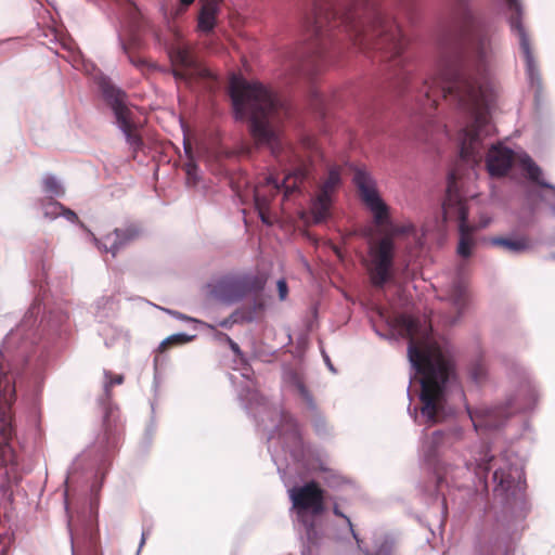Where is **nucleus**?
Listing matches in <instances>:
<instances>
[{"mask_svg": "<svg viewBox=\"0 0 555 555\" xmlns=\"http://www.w3.org/2000/svg\"><path fill=\"white\" fill-rule=\"evenodd\" d=\"M218 8L215 2L205 3L198 16V29L204 33H210L216 24Z\"/></svg>", "mask_w": 555, "mask_h": 555, "instance_id": "obj_19", "label": "nucleus"}, {"mask_svg": "<svg viewBox=\"0 0 555 555\" xmlns=\"http://www.w3.org/2000/svg\"><path fill=\"white\" fill-rule=\"evenodd\" d=\"M437 72L417 89L415 100L420 114L431 116L439 101L446 100L467 112L470 124L462 131L460 162L450 171L446 198L442 204L446 221L459 222L457 254L472 256L476 246L474 232L478 227L467 222V198L462 177V163L476 165L481 160L482 139L490 134V108L496 98L495 85L489 78L490 65L495 60V30H450L441 39Z\"/></svg>", "mask_w": 555, "mask_h": 555, "instance_id": "obj_1", "label": "nucleus"}, {"mask_svg": "<svg viewBox=\"0 0 555 555\" xmlns=\"http://www.w3.org/2000/svg\"><path fill=\"white\" fill-rule=\"evenodd\" d=\"M233 325V321L229 317L218 322V326L223 328H231Z\"/></svg>", "mask_w": 555, "mask_h": 555, "instance_id": "obj_37", "label": "nucleus"}, {"mask_svg": "<svg viewBox=\"0 0 555 555\" xmlns=\"http://www.w3.org/2000/svg\"><path fill=\"white\" fill-rule=\"evenodd\" d=\"M223 336H224V341L228 343V345L230 346L231 350L235 354H240L241 353L240 346L229 335H223Z\"/></svg>", "mask_w": 555, "mask_h": 555, "instance_id": "obj_32", "label": "nucleus"}, {"mask_svg": "<svg viewBox=\"0 0 555 555\" xmlns=\"http://www.w3.org/2000/svg\"><path fill=\"white\" fill-rule=\"evenodd\" d=\"M62 210H64V206L55 201H49L44 205V215L47 217H56L62 214Z\"/></svg>", "mask_w": 555, "mask_h": 555, "instance_id": "obj_27", "label": "nucleus"}, {"mask_svg": "<svg viewBox=\"0 0 555 555\" xmlns=\"http://www.w3.org/2000/svg\"><path fill=\"white\" fill-rule=\"evenodd\" d=\"M324 493L320 485L311 480L292 489L289 496L298 513L308 512L313 516H320L325 511Z\"/></svg>", "mask_w": 555, "mask_h": 555, "instance_id": "obj_11", "label": "nucleus"}, {"mask_svg": "<svg viewBox=\"0 0 555 555\" xmlns=\"http://www.w3.org/2000/svg\"><path fill=\"white\" fill-rule=\"evenodd\" d=\"M104 426H105V435L107 436V440H109V436H111V428H109V424H108V413L106 414L105 416V423H104Z\"/></svg>", "mask_w": 555, "mask_h": 555, "instance_id": "obj_39", "label": "nucleus"}, {"mask_svg": "<svg viewBox=\"0 0 555 555\" xmlns=\"http://www.w3.org/2000/svg\"><path fill=\"white\" fill-rule=\"evenodd\" d=\"M141 235V227L137 223H129L122 228H117L114 232L105 235L103 238V246L106 253H111L115 257L121 248L137 241Z\"/></svg>", "mask_w": 555, "mask_h": 555, "instance_id": "obj_13", "label": "nucleus"}, {"mask_svg": "<svg viewBox=\"0 0 555 555\" xmlns=\"http://www.w3.org/2000/svg\"><path fill=\"white\" fill-rule=\"evenodd\" d=\"M43 190L46 193H49L51 195L55 196H62L64 194V189L60 184V182L56 180L53 176H47L42 180Z\"/></svg>", "mask_w": 555, "mask_h": 555, "instance_id": "obj_26", "label": "nucleus"}, {"mask_svg": "<svg viewBox=\"0 0 555 555\" xmlns=\"http://www.w3.org/2000/svg\"><path fill=\"white\" fill-rule=\"evenodd\" d=\"M230 320L233 321V324L242 323V322H250L251 317L247 315L245 313H242L241 311L236 310L233 313L229 315Z\"/></svg>", "mask_w": 555, "mask_h": 555, "instance_id": "obj_30", "label": "nucleus"}, {"mask_svg": "<svg viewBox=\"0 0 555 555\" xmlns=\"http://www.w3.org/2000/svg\"><path fill=\"white\" fill-rule=\"evenodd\" d=\"M281 430L283 434H291L294 437L299 436L297 422L289 413H282Z\"/></svg>", "mask_w": 555, "mask_h": 555, "instance_id": "obj_24", "label": "nucleus"}, {"mask_svg": "<svg viewBox=\"0 0 555 555\" xmlns=\"http://www.w3.org/2000/svg\"><path fill=\"white\" fill-rule=\"evenodd\" d=\"M105 376L108 382L105 384V392L111 396V389L114 385H120L124 383V376L120 374H113L112 372H105Z\"/></svg>", "mask_w": 555, "mask_h": 555, "instance_id": "obj_28", "label": "nucleus"}, {"mask_svg": "<svg viewBox=\"0 0 555 555\" xmlns=\"http://www.w3.org/2000/svg\"><path fill=\"white\" fill-rule=\"evenodd\" d=\"M515 160V153L508 149L492 146L487 154V169L492 177H503L507 175Z\"/></svg>", "mask_w": 555, "mask_h": 555, "instance_id": "obj_14", "label": "nucleus"}, {"mask_svg": "<svg viewBox=\"0 0 555 555\" xmlns=\"http://www.w3.org/2000/svg\"><path fill=\"white\" fill-rule=\"evenodd\" d=\"M446 438H447V434L441 430H437V431L433 433L431 437L425 443V447H424L426 449V456L434 457L436 455L439 447L444 443Z\"/></svg>", "mask_w": 555, "mask_h": 555, "instance_id": "obj_23", "label": "nucleus"}, {"mask_svg": "<svg viewBox=\"0 0 555 555\" xmlns=\"http://www.w3.org/2000/svg\"><path fill=\"white\" fill-rule=\"evenodd\" d=\"M195 0H180V3L184 7L191 5Z\"/></svg>", "mask_w": 555, "mask_h": 555, "instance_id": "obj_40", "label": "nucleus"}, {"mask_svg": "<svg viewBox=\"0 0 555 555\" xmlns=\"http://www.w3.org/2000/svg\"><path fill=\"white\" fill-rule=\"evenodd\" d=\"M333 513H334V515H335V516H337V517H340V518L345 519V521L347 522V525H348V527H349V530H350V532H351L352 537H353L357 541H359V539H358V534L356 533V531H354V529H353V524L351 522L350 518H349L347 515H345V514L340 511V508H339V506H338L337 504H334V506H333Z\"/></svg>", "mask_w": 555, "mask_h": 555, "instance_id": "obj_29", "label": "nucleus"}, {"mask_svg": "<svg viewBox=\"0 0 555 555\" xmlns=\"http://www.w3.org/2000/svg\"><path fill=\"white\" fill-rule=\"evenodd\" d=\"M243 298L247 295H258L264 288L267 276L262 273L237 275Z\"/></svg>", "mask_w": 555, "mask_h": 555, "instance_id": "obj_16", "label": "nucleus"}, {"mask_svg": "<svg viewBox=\"0 0 555 555\" xmlns=\"http://www.w3.org/2000/svg\"><path fill=\"white\" fill-rule=\"evenodd\" d=\"M129 61L135 66V67H143L145 66L146 62L139 57V56H132L129 54Z\"/></svg>", "mask_w": 555, "mask_h": 555, "instance_id": "obj_35", "label": "nucleus"}, {"mask_svg": "<svg viewBox=\"0 0 555 555\" xmlns=\"http://www.w3.org/2000/svg\"><path fill=\"white\" fill-rule=\"evenodd\" d=\"M192 338H193L192 336H188L185 334L171 335V336L167 337L166 339H164L159 344L158 351L165 352L169 347H171L173 345H182V344L189 343L192 340Z\"/></svg>", "mask_w": 555, "mask_h": 555, "instance_id": "obj_25", "label": "nucleus"}, {"mask_svg": "<svg viewBox=\"0 0 555 555\" xmlns=\"http://www.w3.org/2000/svg\"><path fill=\"white\" fill-rule=\"evenodd\" d=\"M194 168H195V166H194L193 164H189V165L186 166V172H188V175H191L192 169H194Z\"/></svg>", "mask_w": 555, "mask_h": 555, "instance_id": "obj_41", "label": "nucleus"}, {"mask_svg": "<svg viewBox=\"0 0 555 555\" xmlns=\"http://www.w3.org/2000/svg\"><path fill=\"white\" fill-rule=\"evenodd\" d=\"M493 461V459H490L489 461L485 463H480L478 466L480 469H482L485 473H488L490 469V462Z\"/></svg>", "mask_w": 555, "mask_h": 555, "instance_id": "obj_38", "label": "nucleus"}, {"mask_svg": "<svg viewBox=\"0 0 555 555\" xmlns=\"http://www.w3.org/2000/svg\"><path fill=\"white\" fill-rule=\"evenodd\" d=\"M172 317L179 319V320H183V321H189V322H199L198 320L194 319V318H191V317H188L181 312H178V311H171L169 310L168 311Z\"/></svg>", "mask_w": 555, "mask_h": 555, "instance_id": "obj_33", "label": "nucleus"}, {"mask_svg": "<svg viewBox=\"0 0 555 555\" xmlns=\"http://www.w3.org/2000/svg\"><path fill=\"white\" fill-rule=\"evenodd\" d=\"M173 66L172 73L177 80L184 81L189 87L201 80L212 78L208 68L198 63L186 47H177L170 52Z\"/></svg>", "mask_w": 555, "mask_h": 555, "instance_id": "obj_10", "label": "nucleus"}, {"mask_svg": "<svg viewBox=\"0 0 555 555\" xmlns=\"http://www.w3.org/2000/svg\"><path fill=\"white\" fill-rule=\"evenodd\" d=\"M499 464L493 473V481L495 483L493 493L495 498H500L505 505H512L522 498L525 489V480H522V472L516 465H513L506 456L496 460Z\"/></svg>", "mask_w": 555, "mask_h": 555, "instance_id": "obj_8", "label": "nucleus"}, {"mask_svg": "<svg viewBox=\"0 0 555 555\" xmlns=\"http://www.w3.org/2000/svg\"><path fill=\"white\" fill-rule=\"evenodd\" d=\"M203 324L215 332V337L219 340H223L224 341V336L223 335H227L225 333H222V332H219V331H216V325H212V324H208V323H204Z\"/></svg>", "mask_w": 555, "mask_h": 555, "instance_id": "obj_34", "label": "nucleus"}, {"mask_svg": "<svg viewBox=\"0 0 555 555\" xmlns=\"http://www.w3.org/2000/svg\"><path fill=\"white\" fill-rule=\"evenodd\" d=\"M310 36V53L301 61V70H319L318 62L324 57L323 37L335 27L350 33L357 44L379 52L380 60L388 63L391 79L400 93L410 90L412 75L404 50L408 39L397 22L385 13L375 0H351L348 5H338L335 0H314L313 15L306 21Z\"/></svg>", "mask_w": 555, "mask_h": 555, "instance_id": "obj_3", "label": "nucleus"}, {"mask_svg": "<svg viewBox=\"0 0 555 555\" xmlns=\"http://www.w3.org/2000/svg\"><path fill=\"white\" fill-rule=\"evenodd\" d=\"M101 88L106 104L115 115L118 128L133 153H137L144 144L140 133L141 122L137 119L133 108L128 105L126 93L108 82H103Z\"/></svg>", "mask_w": 555, "mask_h": 555, "instance_id": "obj_6", "label": "nucleus"}, {"mask_svg": "<svg viewBox=\"0 0 555 555\" xmlns=\"http://www.w3.org/2000/svg\"><path fill=\"white\" fill-rule=\"evenodd\" d=\"M62 214L65 215V217L69 220V221H76L78 219V216L70 209H67L64 207V210H62Z\"/></svg>", "mask_w": 555, "mask_h": 555, "instance_id": "obj_36", "label": "nucleus"}, {"mask_svg": "<svg viewBox=\"0 0 555 555\" xmlns=\"http://www.w3.org/2000/svg\"><path fill=\"white\" fill-rule=\"evenodd\" d=\"M230 96L236 118H249L250 132L259 144L269 145L272 154L284 167L285 176L280 184L272 176L266 177L255 186V205L263 223L271 224L272 201L283 189L284 198L299 189L310 173L311 160H306L293 145L287 143L276 129V125L288 112L284 103L270 90L258 82H248L234 77L230 83ZM302 149L309 159L319 156L320 149L314 138L306 137Z\"/></svg>", "mask_w": 555, "mask_h": 555, "instance_id": "obj_2", "label": "nucleus"}, {"mask_svg": "<svg viewBox=\"0 0 555 555\" xmlns=\"http://www.w3.org/2000/svg\"><path fill=\"white\" fill-rule=\"evenodd\" d=\"M415 232L412 223L391 225L389 232L370 245L366 270L374 287L382 288L393 278L395 243L393 237Z\"/></svg>", "mask_w": 555, "mask_h": 555, "instance_id": "obj_5", "label": "nucleus"}, {"mask_svg": "<svg viewBox=\"0 0 555 555\" xmlns=\"http://www.w3.org/2000/svg\"><path fill=\"white\" fill-rule=\"evenodd\" d=\"M279 297L281 300H285L288 295V287L285 280H279L276 283Z\"/></svg>", "mask_w": 555, "mask_h": 555, "instance_id": "obj_31", "label": "nucleus"}, {"mask_svg": "<svg viewBox=\"0 0 555 555\" xmlns=\"http://www.w3.org/2000/svg\"><path fill=\"white\" fill-rule=\"evenodd\" d=\"M469 416L476 430L479 428H496L501 425L500 422L491 418L489 411H469Z\"/></svg>", "mask_w": 555, "mask_h": 555, "instance_id": "obj_22", "label": "nucleus"}, {"mask_svg": "<svg viewBox=\"0 0 555 555\" xmlns=\"http://www.w3.org/2000/svg\"><path fill=\"white\" fill-rule=\"evenodd\" d=\"M353 183L365 207L372 212L377 227L390 225L389 206L378 194L376 183L369 172L356 169Z\"/></svg>", "mask_w": 555, "mask_h": 555, "instance_id": "obj_9", "label": "nucleus"}, {"mask_svg": "<svg viewBox=\"0 0 555 555\" xmlns=\"http://www.w3.org/2000/svg\"><path fill=\"white\" fill-rule=\"evenodd\" d=\"M491 243L514 254H520L530 248V241L526 236L518 238L493 237Z\"/></svg>", "mask_w": 555, "mask_h": 555, "instance_id": "obj_18", "label": "nucleus"}, {"mask_svg": "<svg viewBox=\"0 0 555 555\" xmlns=\"http://www.w3.org/2000/svg\"><path fill=\"white\" fill-rule=\"evenodd\" d=\"M300 391H301V393H302L304 396H306V395H307V390H306V388H305L304 386H300Z\"/></svg>", "mask_w": 555, "mask_h": 555, "instance_id": "obj_42", "label": "nucleus"}, {"mask_svg": "<svg viewBox=\"0 0 555 555\" xmlns=\"http://www.w3.org/2000/svg\"><path fill=\"white\" fill-rule=\"evenodd\" d=\"M522 166L530 180L542 188L550 189L555 192V185H552L541 179L542 170L530 157H527L522 160Z\"/></svg>", "mask_w": 555, "mask_h": 555, "instance_id": "obj_21", "label": "nucleus"}, {"mask_svg": "<svg viewBox=\"0 0 555 555\" xmlns=\"http://www.w3.org/2000/svg\"><path fill=\"white\" fill-rule=\"evenodd\" d=\"M480 555H513L508 537L492 538L480 547Z\"/></svg>", "mask_w": 555, "mask_h": 555, "instance_id": "obj_17", "label": "nucleus"}, {"mask_svg": "<svg viewBox=\"0 0 555 555\" xmlns=\"http://www.w3.org/2000/svg\"><path fill=\"white\" fill-rule=\"evenodd\" d=\"M449 299L459 312L466 307L468 301V292L465 282L457 280L452 284L449 292Z\"/></svg>", "mask_w": 555, "mask_h": 555, "instance_id": "obj_20", "label": "nucleus"}, {"mask_svg": "<svg viewBox=\"0 0 555 555\" xmlns=\"http://www.w3.org/2000/svg\"><path fill=\"white\" fill-rule=\"evenodd\" d=\"M341 184L340 168L332 167L326 179L321 183L318 194L312 202L311 212L317 223L322 222L330 216L333 197Z\"/></svg>", "mask_w": 555, "mask_h": 555, "instance_id": "obj_12", "label": "nucleus"}, {"mask_svg": "<svg viewBox=\"0 0 555 555\" xmlns=\"http://www.w3.org/2000/svg\"><path fill=\"white\" fill-rule=\"evenodd\" d=\"M509 13V26L512 31L518 37L519 46L525 56L527 75L537 95L542 91V77L538 63L533 56L530 46L529 35L522 24V7L519 0H503Z\"/></svg>", "mask_w": 555, "mask_h": 555, "instance_id": "obj_7", "label": "nucleus"}, {"mask_svg": "<svg viewBox=\"0 0 555 555\" xmlns=\"http://www.w3.org/2000/svg\"><path fill=\"white\" fill-rule=\"evenodd\" d=\"M387 323L400 336L409 339L410 360L422 375L421 413L428 423H436L453 367L441 351L430 344V326L426 321L399 313L388 317Z\"/></svg>", "mask_w": 555, "mask_h": 555, "instance_id": "obj_4", "label": "nucleus"}, {"mask_svg": "<svg viewBox=\"0 0 555 555\" xmlns=\"http://www.w3.org/2000/svg\"><path fill=\"white\" fill-rule=\"evenodd\" d=\"M211 293L224 302H234L243 298L237 276L221 278L212 285Z\"/></svg>", "mask_w": 555, "mask_h": 555, "instance_id": "obj_15", "label": "nucleus"}]
</instances>
